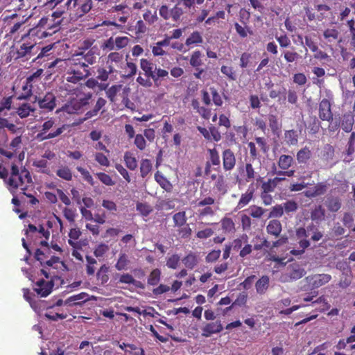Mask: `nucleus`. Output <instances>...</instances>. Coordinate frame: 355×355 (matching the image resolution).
I'll list each match as a JSON object with an SVG mask.
<instances>
[{
  "instance_id": "12",
  "label": "nucleus",
  "mask_w": 355,
  "mask_h": 355,
  "mask_svg": "<svg viewBox=\"0 0 355 355\" xmlns=\"http://www.w3.org/2000/svg\"><path fill=\"white\" fill-rule=\"evenodd\" d=\"M40 108L46 111H52L56 106V97L52 92L45 94L43 97L36 98Z\"/></svg>"
},
{
  "instance_id": "27",
  "label": "nucleus",
  "mask_w": 355,
  "mask_h": 355,
  "mask_svg": "<svg viewBox=\"0 0 355 355\" xmlns=\"http://www.w3.org/2000/svg\"><path fill=\"white\" fill-rule=\"evenodd\" d=\"M155 180L160 185V187L167 192H171L173 190L172 184L167 180L163 174L157 171L155 174Z\"/></svg>"
},
{
  "instance_id": "19",
  "label": "nucleus",
  "mask_w": 355,
  "mask_h": 355,
  "mask_svg": "<svg viewBox=\"0 0 355 355\" xmlns=\"http://www.w3.org/2000/svg\"><path fill=\"white\" fill-rule=\"evenodd\" d=\"M21 144V136L16 137L14 138L9 145V148L12 151L6 150L2 148H0V153L8 159H11L15 155L17 150L20 148Z\"/></svg>"
},
{
  "instance_id": "7",
  "label": "nucleus",
  "mask_w": 355,
  "mask_h": 355,
  "mask_svg": "<svg viewBox=\"0 0 355 355\" xmlns=\"http://www.w3.org/2000/svg\"><path fill=\"white\" fill-rule=\"evenodd\" d=\"M140 68L147 78H150L156 86H159L162 80L168 78V71L166 69L157 68L151 61L142 58L140 60Z\"/></svg>"
},
{
  "instance_id": "40",
  "label": "nucleus",
  "mask_w": 355,
  "mask_h": 355,
  "mask_svg": "<svg viewBox=\"0 0 355 355\" xmlns=\"http://www.w3.org/2000/svg\"><path fill=\"white\" fill-rule=\"evenodd\" d=\"M202 53L197 50L193 52L189 60V64L196 69L202 64Z\"/></svg>"
},
{
  "instance_id": "5",
  "label": "nucleus",
  "mask_w": 355,
  "mask_h": 355,
  "mask_svg": "<svg viewBox=\"0 0 355 355\" xmlns=\"http://www.w3.org/2000/svg\"><path fill=\"white\" fill-rule=\"evenodd\" d=\"M64 12V9L58 8L51 14L44 16L39 20L40 26L45 29L50 36L53 35L60 30L64 19L62 15Z\"/></svg>"
},
{
  "instance_id": "21",
  "label": "nucleus",
  "mask_w": 355,
  "mask_h": 355,
  "mask_svg": "<svg viewBox=\"0 0 355 355\" xmlns=\"http://www.w3.org/2000/svg\"><path fill=\"white\" fill-rule=\"evenodd\" d=\"M311 157L312 152L308 146L303 147L296 154V159L299 164H307Z\"/></svg>"
},
{
  "instance_id": "16",
  "label": "nucleus",
  "mask_w": 355,
  "mask_h": 355,
  "mask_svg": "<svg viewBox=\"0 0 355 355\" xmlns=\"http://www.w3.org/2000/svg\"><path fill=\"white\" fill-rule=\"evenodd\" d=\"M35 285L34 291L41 297H46L51 293L54 284L52 280L46 282L40 279L36 282Z\"/></svg>"
},
{
  "instance_id": "13",
  "label": "nucleus",
  "mask_w": 355,
  "mask_h": 355,
  "mask_svg": "<svg viewBox=\"0 0 355 355\" xmlns=\"http://www.w3.org/2000/svg\"><path fill=\"white\" fill-rule=\"evenodd\" d=\"M48 37H50L49 34L45 29L40 26L38 21L34 27L30 28L26 33L21 36V40L25 41V40L31 38L42 40Z\"/></svg>"
},
{
  "instance_id": "11",
  "label": "nucleus",
  "mask_w": 355,
  "mask_h": 355,
  "mask_svg": "<svg viewBox=\"0 0 355 355\" xmlns=\"http://www.w3.org/2000/svg\"><path fill=\"white\" fill-rule=\"evenodd\" d=\"M223 168L225 171H232L236 164V154L231 148H225L222 151Z\"/></svg>"
},
{
  "instance_id": "15",
  "label": "nucleus",
  "mask_w": 355,
  "mask_h": 355,
  "mask_svg": "<svg viewBox=\"0 0 355 355\" xmlns=\"http://www.w3.org/2000/svg\"><path fill=\"white\" fill-rule=\"evenodd\" d=\"M331 279V276L329 274H315L306 277V282L312 286L313 288H318Z\"/></svg>"
},
{
  "instance_id": "55",
  "label": "nucleus",
  "mask_w": 355,
  "mask_h": 355,
  "mask_svg": "<svg viewBox=\"0 0 355 355\" xmlns=\"http://www.w3.org/2000/svg\"><path fill=\"white\" fill-rule=\"evenodd\" d=\"M248 210L250 216L254 218H261L266 211L265 209L256 205L250 207Z\"/></svg>"
},
{
  "instance_id": "14",
  "label": "nucleus",
  "mask_w": 355,
  "mask_h": 355,
  "mask_svg": "<svg viewBox=\"0 0 355 355\" xmlns=\"http://www.w3.org/2000/svg\"><path fill=\"white\" fill-rule=\"evenodd\" d=\"M330 101L323 98L319 103V118L322 121L331 122L333 121V113L331 112Z\"/></svg>"
},
{
  "instance_id": "17",
  "label": "nucleus",
  "mask_w": 355,
  "mask_h": 355,
  "mask_svg": "<svg viewBox=\"0 0 355 355\" xmlns=\"http://www.w3.org/2000/svg\"><path fill=\"white\" fill-rule=\"evenodd\" d=\"M301 130L294 129L287 130L284 131V141L288 146H296L298 144L299 137Z\"/></svg>"
},
{
  "instance_id": "2",
  "label": "nucleus",
  "mask_w": 355,
  "mask_h": 355,
  "mask_svg": "<svg viewBox=\"0 0 355 355\" xmlns=\"http://www.w3.org/2000/svg\"><path fill=\"white\" fill-rule=\"evenodd\" d=\"M295 236L299 240V249H293L291 254L294 256H300L304 253L305 250L311 245V241L318 242L323 237V233L318 226L313 223L309 224L306 227H300L296 229Z\"/></svg>"
},
{
  "instance_id": "33",
  "label": "nucleus",
  "mask_w": 355,
  "mask_h": 355,
  "mask_svg": "<svg viewBox=\"0 0 355 355\" xmlns=\"http://www.w3.org/2000/svg\"><path fill=\"white\" fill-rule=\"evenodd\" d=\"M293 158L291 155H280L277 164L279 168L282 170H288L293 163Z\"/></svg>"
},
{
  "instance_id": "23",
  "label": "nucleus",
  "mask_w": 355,
  "mask_h": 355,
  "mask_svg": "<svg viewBox=\"0 0 355 355\" xmlns=\"http://www.w3.org/2000/svg\"><path fill=\"white\" fill-rule=\"evenodd\" d=\"M182 261L187 268L192 270L198 265L199 257L196 252L190 251L182 259Z\"/></svg>"
},
{
  "instance_id": "8",
  "label": "nucleus",
  "mask_w": 355,
  "mask_h": 355,
  "mask_svg": "<svg viewBox=\"0 0 355 355\" xmlns=\"http://www.w3.org/2000/svg\"><path fill=\"white\" fill-rule=\"evenodd\" d=\"M29 17L30 16L25 18L24 16H21L17 13L2 16L3 28L6 32V37H12L18 33Z\"/></svg>"
},
{
  "instance_id": "42",
  "label": "nucleus",
  "mask_w": 355,
  "mask_h": 355,
  "mask_svg": "<svg viewBox=\"0 0 355 355\" xmlns=\"http://www.w3.org/2000/svg\"><path fill=\"white\" fill-rule=\"evenodd\" d=\"M34 111L35 108L32 107L30 104L23 103L17 108V113L21 119H23L28 116L31 112H33Z\"/></svg>"
},
{
  "instance_id": "53",
  "label": "nucleus",
  "mask_w": 355,
  "mask_h": 355,
  "mask_svg": "<svg viewBox=\"0 0 355 355\" xmlns=\"http://www.w3.org/2000/svg\"><path fill=\"white\" fill-rule=\"evenodd\" d=\"M37 234L40 235V237H44L45 240L41 241L40 242V245L41 246L48 247V240L50 236V232L43 227V225H40L37 229Z\"/></svg>"
},
{
  "instance_id": "36",
  "label": "nucleus",
  "mask_w": 355,
  "mask_h": 355,
  "mask_svg": "<svg viewBox=\"0 0 355 355\" xmlns=\"http://www.w3.org/2000/svg\"><path fill=\"white\" fill-rule=\"evenodd\" d=\"M209 154V161L207 163H210L212 166H217L218 168L220 164V158L219 155V153L216 148L208 149L207 150Z\"/></svg>"
},
{
  "instance_id": "9",
  "label": "nucleus",
  "mask_w": 355,
  "mask_h": 355,
  "mask_svg": "<svg viewBox=\"0 0 355 355\" xmlns=\"http://www.w3.org/2000/svg\"><path fill=\"white\" fill-rule=\"evenodd\" d=\"M53 128H55V121L53 118H50L41 125L36 137L37 139L40 141H44L58 137L65 131L67 125H62L55 128L53 132H49Z\"/></svg>"
},
{
  "instance_id": "49",
  "label": "nucleus",
  "mask_w": 355,
  "mask_h": 355,
  "mask_svg": "<svg viewBox=\"0 0 355 355\" xmlns=\"http://www.w3.org/2000/svg\"><path fill=\"white\" fill-rule=\"evenodd\" d=\"M53 306H49L47 309L46 312L45 313L44 315L46 318L53 320V321H57L58 319H65L67 317V314L64 313H53L52 311Z\"/></svg>"
},
{
  "instance_id": "51",
  "label": "nucleus",
  "mask_w": 355,
  "mask_h": 355,
  "mask_svg": "<svg viewBox=\"0 0 355 355\" xmlns=\"http://www.w3.org/2000/svg\"><path fill=\"white\" fill-rule=\"evenodd\" d=\"M221 73L230 80H236V71L232 66L223 65L220 68Z\"/></svg>"
},
{
  "instance_id": "59",
  "label": "nucleus",
  "mask_w": 355,
  "mask_h": 355,
  "mask_svg": "<svg viewBox=\"0 0 355 355\" xmlns=\"http://www.w3.org/2000/svg\"><path fill=\"white\" fill-rule=\"evenodd\" d=\"M143 18L146 22H147L148 24H149L150 25L153 24L158 20L157 12L156 11L152 12L150 10H147L143 14Z\"/></svg>"
},
{
  "instance_id": "31",
  "label": "nucleus",
  "mask_w": 355,
  "mask_h": 355,
  "mask_svg": "<svg viewBox=\"0 0 355 355\" xmlns=\"http://www.w3.org/2000/svg\"><path fill=\"white\" fill-rule=\"evenodd\" d=\"M50 250L49 246L46 247V249L44 250H42L40 249H37L34 257L35 259L40 263V265L45 268L46 261H47L48 258L49 257Z\"/></svg>"
},
{
  "instance_id": "34",
  "label": "nucleus",
  "mask_w": 355,
  "mask_h": 355,
  "mask_svg": "<svg viewBox=\"0 0 355 355\" xmlns=\"http://www.w3.org/2000/svg\"><path fill=\"white\" fill-rule=\"evenodd\" d=\"M220 225L224 233H232L235 231V224L231 218H223L220 220Z\"/></svg>"
},
{
  "instance_id": "18",
  "label": "nucleus",
  "mask_w": 355,
  "mask_h": 355,
  "mask_svg": "<svg viewBox=\"0 0 355 355\" xmlns=\"http://www.w3.org/2000/svg\"><path fill=\"white\" fill-rule=\"evenodd\" d=\"M223 330V326L220 320L206 324L202 329V336L209 337L214 334H217Z\"/></svg>"
},
{
  "instance_id": "41",
  "label": "nucleus",
  "mask_w": 355,
  "mask_h": 355,
  "mask_svg": "<svg viewBox=\"0 0 355 355\" xmlns=\"http://www.w3.org/2000/svg\"><path fill=\"white\" fill-rule=\"evenodd\" d=\"M153 165L150 160L148 159H143L140 163V173L141 176L146 178L152 171Z\"/></svg>"
},
{
  "instance_id": "44",
  "label": "nucleus",
  "mask_w": 355,
  "mask_h": 355,
  "mask_svg": "<svg viewBox=\"0 0 355 355\" xmlns=\"http://www.w3.org/2000/svg\"><path fill=\"white\" fill-rule=\"evenodd\" d=\"M130 263L128 259V257L125 253H121L119 255V257L117 260L116 263L115 264V268L117 270H123L127 269L128 266Z\"/></svg>"
},
{
  "instance_id": "61",
  "label": "nucleus",
  "mask_w": 355,
  "mask_h": 355,
  "mask_svg": "<svg viewBox=\"0 0 355 355\" xmlns=\"http://www.w3.org/2000/svg\"><path fill=\"white\" fill-rule=\"evenodd\" d=\"M256 144L258 145V147L260 148V150L263 153H267L269 150V146L267 143V140L263 137H256L254 138Z\"/></svg>"
},
{
  "instance_id": "29",
  "label": "nucleus",
  "mask_w": 355,
  "mask_h": 355,
  "mask_svg": "<svg viewBox=\"0 0 355 355\" xmlns=\"http://www.w3.org/2000/svg\"><path fill=\"white\" fill-rule=\"evenodd\" d=\"M203 42L202 35L198 31H193L185 41L187 46H198Z\"/></svg>"
},
{
  "instance_id": "24",
  "label": "nucleus",
  "mask_w": 355,
  "mask_h": 355,
  "mask_svg": "<svg viewBox=\"0 0 355 355\" xmlns=\"http://www.w3.org/2000/svg\"><path fill=\"white\" fill-rule=\"evenodd\" d=\"M254 187L252 186L249 187L245 193L241 195V198L237 203L236 209H241L246 206L252 200L254 196Z\"/></svg>"
},
{
  "instance_id": "54",
  "label": "nucleus",
  "mask_w": 355,
  "mask_h": 355,
  "mask_svg": "<svg viewBox=\"0 0 355 355\" xmlns=\"http://www.w3.org/2000/svg\"><path fill=\"white\" fill-rule=\"evenodd\" d=\"M180 261V257L178 254H173L166 259V266L171 269H176Z\"/></svg>"
},
{
  "instance_id": "28",
  "label": "nucleus",
  "mask_w": 355,
  "mask_h": 355,
  "mask_svg": "<svg viewBox=\"0 0 355 355\" xmlns=\"http://www.w3.org/2000/svg\"><path fill=\"white\" fill-rule=\"evenodd\" d=\"M284 178L275 177L273 179H268L267 181L263 182L261 184L262 192L270 193L272 192L276 188L279 182L284 180Z\"/></svg>"
},
{
  "instance_id": "25",
  "label": "nucleus",
  "mask_w": 355,
  "mask_h": 355,
  "mask_svg": "<svg viewBox=\"0 0 355 355\" xmlns=\"http://www.w3.org/2000/svg\"><path fill=\"white\" fill-rule=\"evenodd\" d=\"M326 211L322 205H315L310 212V217L312 221L316 223L322 222L325 218Z\"/></svg>"
},
{
  "instance_id": "37",
  "label": "nucleus",
  "mask_w": 355,
  "mask_h": 355,
  "mask_svg": "<svg viewBox=\"0 0 355 355\" xmlns=\"http://www.w3.org/2000/svg\"><path fill=\"white\" fill-rule=\"evenodd\" d=\"M354 115L351 114H345L343 116L341 127L345 132H349L352 131L354 123Z\"/></svg>"
},
{
  "instance_id": "56",
  "label": "nucleus",
  "mask_w": 355,
  "mask_h": 355,
  "mask_svg": "<svg viewBox=\"0 0 355 355\" xmlns=\"http://www.w3.org/2000/svg\"><path fill=\"white\" fill-rule=\"evenodd\" d=\"M305 274L306 272L304 269L299 266H295L293 267L292 270H291L289 273V277L292 280H297L304 277Z\"/></svg>"
},
{
  "instance_id": "46",
  "label": "nucleus",
  "mask_w": 355,
  "mask_h": 355,
  "mask_svg": "<svg viewBox=\"0 0 355 355\" xmlns=\"http://www.w3.org/2000/svg\"><path fill=\"white\" fill-rule=\"evenodd\" d=\"M108 270L109 267L104 264L100 268V269L97 272V279L98 280L101 281L102 284H106L109 280V276L107 275Z\"/></svg>"
},
{
  "instance_id": "35",
  "label": "nucleus",
  "mask_w": 355,
  "mask_h": 355,
  "mask_svg": "<svg viewBox=\"0 0 355 355\" xmlns=\"http://www.w3.org/2000/svg\"><path fill=\"white\" fill-rule=\"evenodd\" d=\"M268 123L272 134L278 135L281 130V123H279L277 115L269 114Z\"/></svg>"
},
{
  "instance_id": "58",
  "label": "nucleus",
  "mask_w": 355,
  "mask_h": 355,
  "mask_svg": "<svg viewBox=\"0 0 355 355\" xmlns=\"http://www.w3.org/2000/svg\"><path fill=\"white\" fill-rule=\"evenodd\" d=\"M79 54H83V57L80 56V58H81V61L87 64H92L96 61L95 53L92 49L89 50L85 54L83 52Z\"/></svg>"
},
{
  "instance_id": "43",
  "label": "nucleus",
  "mask_w": 355,
  "mask_h": 355,
  "mask_svg": "<svg viewBox=\"0 0 355 355\" xmlns=\"http://www.w3.org/2000/svg\"><path fill=\"white\" fill-rule=\"evenodd\" d=\"M56 175L67 181L71 180L73 177L71 169L67 166L60 167L56 171Z\"/></svg>"
},
{
  "instance_id": "22",
  "label": "nucleus",
  "mask_w": 355,
  "mask_h": 355,
  "mask_svg": "<svg viewBox=\"0 0 355 355\" xmlns=\"http://www.w3.org/2000/svg\"><path fill=\"white\" fill-rule=\"evenodd\" d=\"M324 205L331 212H337L341 207V200L337 196H327Z\"/></svg>"
},
{
  "instance_id": "45",
  "label": "nucleus",
  "mask_w": 355,
  "mask_h": 355,
  "mask_svg": "<svg viewBox=\"0 0 355 355\" xmlns=\"http://www.w3.org/2000/svg\"><path fill=\"white\" fill-rule=\"evenodd\" d=\"M160 278L161 270L159 268L153 269L148 277V284L150 286H155L159 282Z\"/></svg>"
},
{
  "instance_id": "60",
  "label": "nucleus",
  "mask_w": 355,
  "mask_h": 355,
  "mask_svg": "<svg viewBox=\"0 0 355 355\" xmlns=\"http://www.w3.org/2000/svg\"><path fill=\"white\" fill-rule=\"evenodd\" d=\"M282 205L284 207V211H285L287 214L290 212H295L298 209L297 203L293 200H287Z\"/></svg>"
},
{
  "instance_id": "52",
  "label": "nucleus",
  "mask_w": 355,
  "mask_h": 355,
  "mask_svg": "<svg viewBox=\"0 0 355 355\" xmlns=\"http://www.w3.org/2000/svg\"><path fill=\"white\" fill-rule=\"evenodd\" d=\"M284 214V207L282 205H276L270 209V213L268 214V218H280Z\"/></svg>"
},
{
  "instance_id": "47",
  "label": "nucleus",
  "mask_w": 355,
  "mask_h": 355,
  "mask_svg": "<svg viewBox=\"0 0 355 355\" xmlns=\"http://www.w3.org/2000/svg\"><path fill=\"white\" fill-rule=\"evenodd\" d=\"M323 36L329 42H333L338 40L339 32L336 28H327L323 33Z\"/></svg>"
},
{
  "instance_id": "48",
  "label": "nucleus",
  "mask_w": 355,
  "mask_h": 355,
  "mask_svg": "<svg viewBox=\"0 0 355 355\" xmlns=\"http://www.w3.org/2000/svg\"><path fill=\"white\" fill-rule=\"evenodd\" d=\"M174 225L175 227H182L187 223V216L185 211H179L173 216Z\"/></svg>"
},
{
  "instance_id": "38",
  "label": "nucleus",
  "mask_w": 355,
  "mask_h": 355,
  "mask_svg": "<svg viewBox=\"0 0 355 355\" xmlns=\"http://www.w3.org/2000/svg\"><path fill=\"white\" fill-rule=\"evenodd\" d=\"M184 8L178 2L172 8H171L173 21L178 22L181 19L182 16L184 13Z\"/></svg>"
},
{
  "instance_id": "63",
  "label": "nucleus",
  "mask_w": 355,
  "mask_h": 355,
  "mask_svg": "<svg viewBox=\"0 0 355 355\" xmlns=\"http://www.w3.org/2000/svg\"><path fill=\"white\" fill-rule=\"evenodd\" d=\"M76 169L81 174L83 178L86 182H87L91 186H94L95 182L94 181V179L90 173L87 169L81 166H78Z\"/></svg>"
},
{
  "instance_id": "26",
  "label": "nucleus",
  "mask_w": 355,
  "mask_h": 355,
  "mask_svg": "<svg viewBox=\"0 0 355 355\" xmlns=\"http://www.w3.org/2000/svg\"><path fill=\"white\" fill-rule=\"evenodd\" d=\"M270 284L269 277L263 275L255 284L256 291L259 295H263L266 293Z\"/></svg>"
},
{
  "instance_id": "1",
  "label": "nucleus",
  "mask_w": 355,
  "mask_h": 355,
  "mask_svg": "<svg viewBox=\"0 0 355 355\" xmlns=\"http://www.w3.org/2000/svg\"><path fill=\"white\" fill-rule=\"evenodd\" d=\"M80 56L83 57V54H76L68 60L57 58L49 64V68L55 67L58 64L60 67H69L67 81L74 84L78 83L90 76L89 65L81 61Z\"/></svg>"
},
{
  "instance_id": "3",
  "label": "nucleus",
  "mask_w": 355,
  "mask_h": 355,
  "mask_svg": "<svg viewBox=\"0 0 355 355\" xmlns=\"http://www.w3.org/2000/svg\"><path fill=\"white\" fill-rule=\"evenodd\" d=\"M32 182V178L28 170L25 167L19 169L15 164H12L7 181V186L10 192L15 193L17 189H20L22 192L26 191Z\"/></svg>"
},
{
  "instance_id": "30",
  "label": "nucleus",
  "mask_w": 355,
  "mask_h": 355,
  "mask_svg": "<svg viewBox=\"0 0 355 355\" xmlns=\"http://www.w3.org/2000/svg\"><path fill=\"white\" fill-rule=\"evenodd\" d=\"M242 171L244 173V179L247 182L254 180L257 174L252 164L250 162L245 164L243 168H242Z\"/></svg>"
},
{
  "instance_id": "32",
  "label": "nucleus",
  "mask_w": 355,
  "mask_h": 355,
  "mask_svg": "<svg viewBox=\"0 0 355 355\" xmlns=\"http://www.w3.org/2000/svg\"><path fill=\"white\" fill-rule=\"evenodd\" d=\"M105 103L106 101L104 98L101 97L98 98L94 107L92 110L86 112L85 119H88L96 116L102 107L105 106Z\"/></svg>"
},
{
  "instance_id": "64",
  "label": "nucleus",
  "mask_w": 355,
  "mask_h": 355,
  "mask_svg": "<svg viewBox=\"0 0 355 355\" xmlns=\"http://www.w3.org/2000/svg\"><path fill=\"white\" fill-rule=\"evenodd\" d=\"M209 91L211 94L212 101L214 105L218 107L221 106L223 103V101L222 100L221 96L218 92L217 89L214 87H211L209 88Z\"/></svg>"
},
{
  "instance_id": "10",
  "label": "nucleus",
  "mask_w": 355,
  "mask_h": 355,
  "mask_svg": "<svg viewBox=\"0 0 355 355\" xmlns=\"http://www.w3.org/2000/svg\"><path fill=\"white\" fill-rule=\"evenodd\" d=\"M43 72L44 70L42 69H38L36 70V71L26 78V84L23 86V90L25 91L26 94H22L19 96L18 99H26L31 96L33 83L39 80L41 76L43 74Z\"/></svg>"
},
{
  "instance_id": "4",
  "label": "nucleus",
  "mask_w": 355,
  "mask_h": 355,
  "mask_svg": "<svg viewBox=\"0 0 355 355\" xmlns=\"http://www.w3.org/2000/svg\"><path fill=\"white\" fill-rule=\"evenodd\" d=\"M28 40L22 41V43L17 46H12L7 60L10 62L12 60L25 62L35 55L40 50V46L37 45L36 42Z\"/></svg>"
},
{
  "instance_id": "39",
  "label": "nucleus",
  "mask_w": 355,
  "mask_h": 355,
  "mask_svg": "<svg viewBox=\"0 0 355 355\" xmlns=\"http://www.w3.org/2000/svg\"><path fill=\"white\" fill-rule=\"evenodd\" d=\"M124 162L128 168L131 171L137 168V161L135 156L130 152H125L124 154Z\"/></svg>"
},
{
  "instance_id": "20",
  "label": "nucleus",
  "mask_w": 355,
  "mask_h": 355,
  "mask_svg": "<svg viewBox=\"0 0 355 355\" xmlns=\"http://www.w3.org/2000/svg\"><path fill=\"white\" fill-rule=\"evenodd\" d=\"M282 231V225L281 222L277 219L270 220L267 226L266 232L268 234L277 238L280 236Z\"/></svg>"
},
{
  "instance_id": "50",
  "label": "nucleus",
  "mask_w": 355,
  "mask_h": 355,
  "mask_svg": "<svg viewBox=\"0 0 355 355\" xmlns=\"http://www.w3.org/2000/svg\"><path fill=\"white\" fill-rule=\"evenodd\" d=\"M283 56L288 63L296 62L301 58V55L297 52L293 51H284Z\"/></svg>"
},
{
  "instance_id": "57",
  "label": "nucleus",
  "mask_w": 355,
  "mask_h": 355,
  "mask_svg": "<svg viewBox=\"0 0 355 355\" xmlns=\"http://www.w3.org/2000/svg\"><path fill=\"white\" fill-rule=\"evenodd\" d=\"M234 28H235L236 33L241 37H243V38L246 37L248 36V33L250 35L252 34V31L248 26H242L241 24H239L237 22L234 24Z\"/></svg>"
},
{
  "instance_id": "62",
  "label": "nucleus",
  "mask_w": 355,
  "mask_h": 355,
  "mask_svg": "<svg viewBox=\"0 0 355 355\" xmlns=\"http://www.w3.org/2000/svg\"><path fill=\"white\" fill-rule=\"evenodd\" d=\"M86 261H87V265H86L87 274L89 276L93 275L95 272L94 265L96 264L97 261L94 258H93L90 256H86Z\"/></svg>"
},
{
  "instance_id": "6",
  "label": "nucleus",
  "mask_w": 355,
  "mask_h": 355,
  "mask_svg": "<svg viewBox=\"0 0 355 355\" xmlns=\"http://www.w3.org/2000/svg\"><path fill=\"white\" fill-rule=\"evenodd\" d=\"M92 6V0H66L62 9L69 11L71 18L78 19L88 13Z\"/></svg>"
}]
</instances>
